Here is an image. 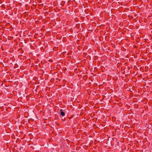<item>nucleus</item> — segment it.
Wrapping results in <instances>:
<instances>
[{"label": "nucleus", "instance_id": "nucleus-1", "mask_svg": "<svg viewBox=\"0 0 152 152\" xmlns=\"http://www.w3.org/2000/svg\"><path fill=\"white\" fill-rule=\"evenodd\" d=\"M61 114L62 116H64L65 115V113L63 111V110L62 109H61L60 110Z\"/></svg>", "mask_w": 152, "mask_h": 152}]
</instances>
